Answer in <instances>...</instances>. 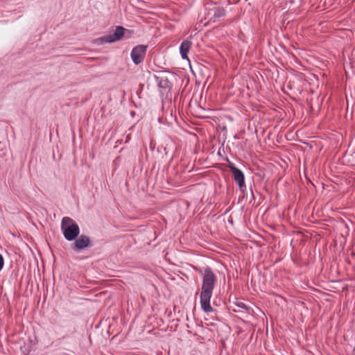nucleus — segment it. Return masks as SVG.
<instances>
[{
	"instance_id": "nucleus-2",
	"label": "nucleus",
	"mask_w": 355,
	"mask_h": 355,
	"mask_svg": "<svg viewBox=\"0 0 355 355\" xmlns=\"http://www.w3.org/2000/svg\"><path fill=\"white\" fill-rule=\"evenodd\" d=\"M61 230L66 240L74 241L80 234L78 225L71 218L64 217L61 223Z\"/></svg>"
},
{
	"instance_id": "nucleus-9",
	"label": "nucleus",
	"mask_w": 355,
	"mask_h": 355,
	"mask_svg": "<svg viewBox=\"0 0 355 355\" xmlns=\"http://www.w3.org/2000/svg\"><path fill=\"white\" fill-rule=\"evenodd\" d=\"M235 304L236 306H237L238 307H240L245 311H248V306L243 302L241 301H236L235 302Z\"/></svg>"
},
{
	"instance_id": "nucleus-4",
	"label": "nucleus",
	"mask_w": 355,
	"mask_h": 355,
	"mask_svg": "<svg viewBox=\"0 0 355 355\" xmlns=\"http://www.w3.org/2000/svg\"><path fill=\"white\" fill-rule=\"evenodd\" d=\"M92 246L93 244L90 238L85 234L78 235L71 245V249L76 252H80L82 250Z\"/></svg>"
},
{
	"instance_id": "nucleus-10",
	"label": "nucleus",
	"mask_w": 355,
	"mask_h": 355,
	"mask_svg": "<svg viewBox=\"0 0 355 355\" xmlns=\"http://www.w3.org/2000/svg\"><path fill=\"white\" fill-rule=\"evenodd\" d=\"M4 266V259L3 256L0 254V271L2 270Z\"/></svg>"
},
{
	"instance_id": "nucleus-1",
	"label": "nucleus",
	"mask_w": 355,
	"mask_h": 355,
	"mask_svg": "<svg viewBox=\"0 0 355 355\" xmlns=\"http://www.w3.org/2000/svg\"><path fill=\"white\" fill-rule=\"evenodd\" d=\"M217 277L211 268L207 266L204 269L201 291L200 293V303L201 309L206 313H212L214 309L210 304L213 291L216 283Z\"/></svg>"
},
{
	"instance_id": "nucleus-5",
	"label": "nucleus",
	"mask_w": 355,
	"mask_h": 355,
	"mask_svg": "<svg viewBox=\"0 0 355 355\" xmlns=\"http://www.w3.org/2000/svg\"><path fill=\"white\" fill-rule=\"evenodd\" d=\"M147 48V45L139 44L132 49L130 56L134 64L137 65L144 61Z\"/></svg>"
},
{
	"instance_id": "nucleus-7",
	"label": "nucleus",
	"mask_w": 355,
	"mask_h": 355,
	"mask_svg": "<svg viewBox=\"0 0 355 355\" xmlns=\"http://www.w3.org/2000/svg\"><path fill=\"white\" fill-rule=\"evenodd\" d=\"M208 14L211 16L210 19L216 21L225 15V10L222 7L215 6L209 10Z\"/></svg>"
},
{
	"instance_id": "nucleus-8",
	"label": "nucleus",
	"mask_w": 355,
	"mask_h": 355,
	"mask_svg": "<svg viewBox=\"0 0 355 355\" xmlns=\"http://www.w3.org/2000/svg\"><path fill=\"white\" fill-rule=\"evenodd\" d=\"M191 44L192 43L189 40H184L182 42L180 47V51L183 59L189 60L187 54L190 50Z\"/></svg>"
},
{
	"instance_id": "nucleus-3",
	"label": "nucleus",
	"mask_w": 355,
	"mask_h": 355,
	"mask_svg": "<svg viewBox=\"0 0 355 355\" xmlns=\"http://www.w3.org/2000/svg\"><path fill=\"white\" fill-rule=\"evenodd\" d=\"M125 28L121 26H117L114 33L108 34L97 38L95 43L98 45H102L105 43H112L121 40L125 34Z\"/></svg>"
},
{
	"instance_id": "nucleus-6",
	"label": "nucleus",
	"mask_w": 355,
	"mask_h": 355,
	"mask_svg": "<svg viewBox=\"0 0 355 355\" xmlns=\"http://www.w3.org/2000/svg\"><path fill=\"white\" fill-rule=\"evenodd\" d=\"M234 181L237 183L239 188L242 189L245 187V177L243 173L233 164L229 166Z\"/></svg>"
}]
</instances>
